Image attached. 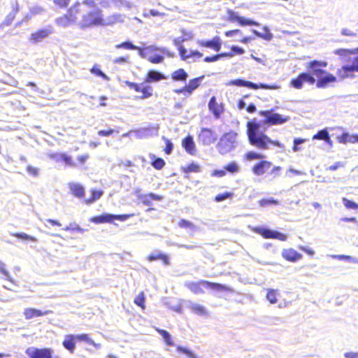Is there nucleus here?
<instances>
[{
  "instance_id": "f257e3e1",
  "label": "nucleus",
  "mask_w": 358,
  "mask_h": 358,
  "mask_svg": "<svg viewBox=\"0 0 358 358\" xmlns=\"http://www.w3.org/2000/svg\"><path fill=\"white\" fill-rule=\"evenodd\" d=\"M247 134L250 144L259 150H268L270 145L280 148H284V145L279 141L271 140L266 135L261 129L259 123L248 122L247 123Z\"/></svg>"
},
{
  "instance_id": "f03ea898",
  "label": "nucleus",
  "mask_w": 358,
  "mask_h": 358,
  "mask_svg": "<svg viewBox=\"0 0 358 358\" xmlns=\"http://www.w3.org/2000/svg\"><path fill=\"white\" fill-rule=\"evenodd\" d=\"M80 15L81 19L78 21V25L80 29H85L92 26H99L103 24L101 10L99 8L78 12L77 16Z\"/></svg>"
},
{
  "instance_id": "7ed1b4c3",
  "label": "nucleus",
  "mask_w": 358,
  "mask_h": 358,
  "mask_svg": "<svg viewBox=\"0 0 358 358\" xmlns=\"http://www.w3.org/2000/svg\"><path fill=\"white\" fill-rule=\"evenodd\" d=\"M237 133L230 131L224 134L220 138L216 148L220 155H226L237 147Z\"/></svg>"
},
{
  "instance_id": "20e7f679",
  "label": "nucleus",
  "mask_w": 358,
  "mask_h": 358,
  "mask_svg": "<svg viewBox=\"0 0 358 358\" xmlns=\"http://www.w3.org/2000/svg\"><path fill=\"white\" fill-rule=\"evenodd\" d=\"M201 285L217 292L231 291V289L229 287L224 285L216 282H211L206 280H201L200 282H198L187 281L185 283L186 287H187L193 293L197 294L203 293V290L201 287Z\"/></svg>"
},
{
  "instance_id": "39448f33",
  "label": "nucleus",
  "mask_w": 358,
  "mask_h": 358,
  "mask_svg": "<svg viewBox=\"0 0 358 358\" xmlns=\"http://www.w3.org/2000/svg\"><path fill=\"white\" fill-rule=\"evenodd\" d=\"M134 214H124V215H112V214H103L99 216L93 217L91 221L96 224L112 222L114 220H117L122 222L126 221L127 219L133 217Z\"/></svg>"
},
{
  "instance_id": "423d86ee",
  "label": "nucleus",
  "mask_w": 358,
  "mask_h": 358,
  "mask_svg": "<svg viewBox=\"0 0 358 358\" xmlns=\"http://www.w3.org/2000/svg\"><path fill=\"white\" fill-rule=\"evenodd\" d=\"M227 85H236V86H241V87H247L249 88H252L254 90H257L259 88H262L264 90H277L279 89L280 87L278 85H268L266 84L261 83L259 85L252 83L250 81H246L241 79L233 80L227 83Z\"/></svg>"
},
{
  "instance_id": "0eeeda50",
  "label": "nucleus",
  "mask_w": 358,
  "mask_h": 358,
  "mask_svg": "<svg viewBox=\"0 0 358 358\" xmlns=\"http://www.w3.org/2000/svg\"><path fill=\"white\" fill-rule=\"evenodd\" d=\"M159 125L158 124L148 127H142L138 129L134 130V136L137 139L148 138L153 136H157L159 134Z\"/></svg>"
},
{
  "instance_id": "6e6552de",
  "label": "nucleus",
  "mask_w": 358,
  "mask_h": 358,
  "mask_svg": "<svg viewBox=\"0 0 358 358\" xmlns=\"http://www.w3.org/2000/svg\"><path fill=\"white\" fill-rule=\"evenodd\" d=\"M315 82V78L310 73H301L296 78L291 80L289 85L296 90H300L303 87L304 83L313 85Z\"/></svg>"
},
{
  "instance_id": "1a4fd4ad",
  "label": "nucleus",
  "mask_w": 358,
  "mask_h": 358,
  "mask_svg": "<svg viewBox=\"0 0 358 358\" xmlns=\"http://www.w3.org/2000/svg\"><path fill=\"white\" fill-rule=\"evenodd\" d=\"M259 114L266 118L265 122L270 124H282L289 120L288 117H283L278 113H275L273 112V110H262L259 112Z\"/></svg>"
},
{
  "instance_id": "9d476101",
  "label": "nucleus",
  "mask_w": 358,
  "mask_h": 358,
  "mask_svg": "<svg viewBox=\"0 0 358 358\" xmlns=\"http://www.w3.org/2000/svg\"><path fill=\"white\" fill-rule=\"evenodd\" d=\"M254 231L262 235L265 238H274L282 241H285L287 239V235L279 231L264 227H256L254 229Z\"/></svg>"
},
{
  "instance_id": "9b49d317",
  "label": "nucleus",
  "mask_w": 358,
  "mask_h": 358,
  "mask_svg": "<svg viewBox=\"0 0 358 358\" xmlns=\"http://www.w3.org/2000/svg\"><path fill=\"white\" fill-rule=\"evenodd\" d=\"M29 358H52V350L50 348L29 347L25 351Z\"/></svg>"
},
{
  "instance_id": "f8f14e48",
  "label": "nucleus",
  "mask_w": 358,
  "mask_h": 358,
  "mask_svg": "<svg viewBox=\"0 0 358 358\" xmlns=\"http://www.w3.org/2000/svg\"><path fill=\"white\" fill-rule=\"evenodd\" d=\"M217 138L216 134L208 128H203L199 134V141L204 145H211L216 141Z\"/></svg>"
},
{
  "instance_id": "ddd939ff",
  "label": "nucleus",
  "mask_w": 358,
  "mask_h": 358,
  "mask_svg": "<svg viewBox=\"0 0 358 358\" xmlns=\"http://www.w3.org/2000/svg\"><path fill=\"white\" fill-rule=\"evenodd\" d=\"M327 64H328L327 62L313 60L308 63L307 68L311 70L310 74L313 76H315L318 79L326 72V71L322 69L321 68L327 67Z\"/></svg>"
},
{
  "instance_id": "4468645a",
  "label": "nucleus",
  "mask_w": 358,
  "mask_h": 358,
  "mask_svg": "<svg viewBox=\"0 0 358 358\" xmlns=\"http://www.w3.org/2000/svg\"><path fill=\"white\" fill-rule=\"evenodd\" d=\"M204 76L192 79L189 81L188 85H186L184 87L174 90L177 94H185L187 93L189 95L192 94L194 90L197 89L201 81L203 80Z\"/></svg>"
},
{
  "instance_id": "2eb2a0df",
  "label": "nucleus",
  "mask_w": 358,
  "mask_h": 358,
  "mask_svg": "<svg viewBox=\"0 0 358 358\" xmlns=\"http://www.w3.org/2000/svg\"><path fill=\"white\" fill-rule=\"evenodd\" d=\"M353 69H358V57L354 58L351 64L344 65L337 71L338 76L342 79L353 77Z\"/></svg>"
},
{
  "instance_id": "dca6fc26",
  "label": "nucleus",
  "mask_w": 358,
  "mask_h": 358,
  "mask_svg": "<svg viewBox=\"0 0 358 358\" xmlns=\"http://www.w3.org/2000/svg\"><path fill=\"white\" fill-rule=\"evenodd\" d=\"M94 8H98L96 6V3L94 0H85L82 3H77L73 7L70 8V13L71 15L78 13V12H85Z\"/></svg>"
},
{
  "instance_id": "f3484780",
  "label": "nucleus",
  "mask_w": 358,
  "mask_h": 358,
  "mask_svg": "<svg viewBox=\"0 0 358 358\" xmlns=\"http://www.w3.org/2000/svg\"><path fill=\"white\" fill-rule=\"evenodd\" d=\"M228 17L229 21L238 22L241 26H259V23L257 22L241 17L231 10H228Z\"/></svg>"
},
{
  "instance_id": "a211bd4d",
  "label": "nucleus",
  "mask_w": 358,
  "mask_h": 358,
  "mask_svg": "<svg viewBox=\"0 0 358 358\" xmlns=\"http://www.w3.org/2000/svg\"><path fill=\"white\" fill-rule=\"evenodd\" d=\"M52 33V31L50 28L39 29L31 34L29 41L30 43L36 44L48 38Z\"/></svg>"
},
{
  "instance_id": "6ab92c4d",
  "label": "nucleus",
  "mask_w": 358,
  "mask_h": 358,
  "mask_svg": "<svg viewBox=\"0 0 358 358\" xmlns=\"http://www.w3.org/2000/svg\"><path fill=\"white\" fill-rule=\"evenodd\" d=\"M78 19V17L77 16V13H74L73 15H71L69 9L67 15H64L57 18L55 22L57 25L62 27H66L72 23L76 22Z\"/></svg>"
},
{
  "instance_id": "aec40b11",
  "label": "nucleus",
  "mask_w": 358,
  "mask_h": 358,
  "mask_svg": "<svg viewBox=\"0 0 358 358\" xmlns=\"http://www.w3.org/2000/svg\"><path fill=\"white\" fill-rule=\"evenodd\" d=\"M140 189H136L135 191V194L138 197V199L141 200L142 203L145 206H151L152 204V200L155 201H161L162 200V196L155 194L154 193H150L148 194H141Z\"/></svg>"
},
{
  "instance_id": "412c9836",
  "label": "nucleus",
  "mask_w": 358,
  "mask_h": 358,
  "mask_svg": "<svg viewBox=\"0 0 358 358\" xmlns=\"http://www.w3.org/2000/svg\"><path fill=\"white\" fill-rule=\"evenodd\" d=\"M336 76L326 71L325 73L317 79L316 85L317 87L324 88L329 84L336 82Z\"/></svg>"
},
{
  "instance_id": "4be33fe9",
  "label": "nucleus",
  "mask_w": 358,
  "mask_h": 358,
  "mask_svg": "<svg viewBox=\"0 0 358 358\" xmlns=\"http://www.w3.org/2000/svg\"><path fill=\"white\" fill-rule=\"evenodd\" d=\"M198 43L203 47H206V48L213 49L214 50H215L217 52L220 51V50L221 49V46H222V43H221L220 38L218 36L214 37L210 41H199Z\"/></svg>"
},
{
  "instance_id": "5701e85b",
  "label": "nucleus",
  "mask_w": 358,
  "mask_h": 358,
  "mask_svg": "<svg viewBox=\"0 0 358 358\" xmlns=\"http://www.w3.org/2000/svg\"><path fill=\"white\" fill-rule=\"evenodd\" d=\"M282 256L286 260L295 262L302 258V255L297 252L292 248L284 249L282 251Z\"/></svg>"
},
{
  "instance_id": "b1692460",
  "label": "nucleus",
  "mask_w": 358,
  "mask_h": 358,
  "mask_svg": "<svg viewBox=\"0 0 358 358\" xmlns=\"http://www.w3.org/2000/svg\"><path fill=\"white\" fill-rule=\"evenodd\" d=\"M271 165L270 162L262 161L253 166L252 171L256 176H262L271 168Z\"/></svg>"
},
{
  "instance_id": "393cba45",
  "label": "nucleus",
  "mask_w": 358,
  "mask_h": 358,
  "mask_svg": "<svg viewBox=\"0 0 358 358\" xmlns=\"http://www.w3.org/2000/svg\"><path fill=\"white\" fill-rule=\"evenodd\" d=\"M182 144L187 152H188L191 155H195L196 146L192 136H187L185 138L182 140Z\"/></svg>"
},
{
  "instance_id": "a878e982",
  "label": "nucleus",
  "mask_w": 358,
  "mask_h": 358,
  "mask_svg": "<svg viewBox=\"0 0 358 358\" xmlns=\"http://www.w3.org/2000/svg\"><path fill=\"white\" fill-rule=\"evenodd\" d=\"M76 336L72 334L66 335L62 342V345L65 349L73 353L76 348Z\"/></svg>"
},
{
  "instance_id": "bb28decb",
  "label": "nucleus",
  "mask_w": 358,
  "mask_h": 358,
  "mask_svg": "<svg viewBox=\"0 0 358 358\" xmlns=\"http://www.w3.org/2000/svg\"><path fill=\"white\" fill-rule=\"evenodd\" d=\"M50 313V310L41 311L35 308H26L24 311V315L27 320H29L36 317L46 315Z\"/></svg>"
},
{
  "instance_id": "cd10ccee",
  "label": "nucleus",
  "mask_w": 358,
  "mask_h": 358,
  "mask_svg": "<svg viewBox=\"0 0 358 358\" xmlns=\"http://www.w3.org/2000/svg\"><path fill=\"white\" fill-rule=\"evenodd\" d=\"M208 108L217 118L220 117L223 111L222 106L217 103L216 98L215 96L211 97L208 103Z\"/></svg>"
},
{
  "instance_id": "c85d7f7f",
  "label": "nucleus",
  "mask_w": 358,
  "mask_h": 358,
  "mask_svg": "<svg viewBox=\"0 0 358 358\" xmlns=\"http://www.w3.org/2000/svg\"><path fill=\"white\" fill-rule=\"evenodd\" d=\"M164 79H166V77L164 74H162V73H160L159 71L151 70V71H149L147 74V78L145 79V82L153 83V82H157V81H159V80H164Z\"/></svg>"
},
{
  "instance_id": "c756f323",
  "label": "nucleus",
  "mask_w": 358,
  "mask_h": 358,
  "mask_svg": "<svg viewBox=\"0 0 358 358\" xmlns=\"http://www.w3.org/2000/svg\"><path fill=\"white\" fill-rule=\"evenodd\" d=\"M188 77L187 73L183 69H180L173 71L171 74V78L175 81H183L185 82Z\"/></svg>"
},
{
  "instance_id": "7c9ffc66",
  "label": "nucleus",
  "mask_w": 358,
  "mask_h": 358,
  "mask_svg": "<svg viewBox=\"0 0 358 358\" xmlns=\"http://www.w3.org/2000/svg\"><path fill=\"white\" fill-rule=\"evenodd\" d=\"M124 21V17L120 14H114L108 17L106 20L103 19L102 26H108L115 24L117 22H122Z\"/></svg>"
},
{
  "instance_id": "2f4dec72",
  "label": "nucleus",
  "mask_w": 358,
  "mask_h": 358,
  "mask_svg": "<svg viewBox=\"0 0 358 358\" xmlns=\"http://www.w3.org/2000/svg\"><path fill=\"white\" fill-rule=\"evenodd\" d=\"M188 307L196 314L199 315H206L207 311L204 306L193 302H189Z\"/></svg>"
},
{
  "instance_id": "473e14b6",
  "label": "nucleus",
  "mask_w": 358,
  "mask_h": 358,
  "mask_svg": "<svg viewBox=\"0 0 358 358\" xmlns=\"http://www.w3.org/2000/svg\"><path fill=\"white\" fill-rule=\"evenodd\" d=\"M70 189L72 194L76 197H82L84 195L85 189L82 185L78 183L70 184Z\"/></svg>"
},
{
  "instance_id": "72a5a7b5",
  "label": "nucleus",
  "mask_w": 358,
  "mask_h": 358,
  "mask_svg": "<svg viewBox=\"0 0 358 358\" xmlns=\"http://www.w3.org/2000/svg\"><path fill=\"white\" fill-rule=\"evenodd\" d=\"M156 330L162 336L164 342L167 345H175L174 343L172 341L171 335L167 331L160 329H156Z\"/></svg>"
},
{
  "instance_id": "f704fd0d",
  "label": "nucleus",
  "mask_w": 358,
  "mask_h": 358,
  "mask_svg": "<svg viewBox=\"0 0 358 358\" xmlns=\"http://www.w3.org/2000/svg\"><path fill=\"white\" fill-rule=\"evenodd\" d=\"M278 295V290L273 289H267L266 299L271 304H275L277 303Z\"/></svg>"
},
{
  "instance_id": "c9c22d12",
  "label": "nucleus",
  "mask_w": 358,
  "mask_h": 358,
  "mask_svg": "<svg viewBox=\"0 0 358 358\" xmlns=\"http://www.w3.org/2000/svg\"><path fill=\"white\" fill-rule=\"evenodd\" d=\"M333 259L339 260H347L352 263L358 264V259L349 255H332L331 256Z\"/></svg>"
},
{
  "instance_id": "e433bc0d",
  "label": "nucleus",
  "mask_w": 358,
  "mask_h": 358,
  "mask_svg": "<svg viewBox=\"0 0 358 358\" xmlns=\"http://www.w3.org/2000/svg\"><path fill=\"white\" fill-rule=\"evenodd\" d=\"M115 48H117V49L124 48V49H128V50H136V49H138V47L136 46V45H134L130 41H125V42H123L122 43L117 44L115 45Z\"/></svg>"
},
{
  "instance_id": "4c0bfd02",
  "label": "nucleus",
  "mask_w": 358,
  "mask_h": 358,
  "mask_svg": "<svg viewBox=\"0 0 358 358\" xmlns=\"http://www.w3.org/2000/svg\"><path fill=\"white\" fill-rule=\"evenodd\" d=\"M17 8L15 9V10H13V12L10 13L5 18L4 21L1 24V26H8L10 25L13 20L15 17L16 13H17Z\"/></svg>"
},
{
  "instance_id": "58836bf2",
  "label": "nucleus",
  "mask_w": 358,
  "mask_h": 358,
  "mask_svg": "<svg viewBox=\"0 0 358 358\" xmlns=\"http://www.w3.org/2000/svg\"><path fill=\"white\" fill-rule=\"evenodd\" d=\"M65 231H76L80 234H83L85 230L81 228L78 224L76 222H71L69 226H66L64 228Z\"/></svg>"
},
{
  "instance_id": "ea45409f",
  "label": "nucleus",
  "mask_w": 358,
  "mask_h": 358,
  "mask_svg": "<svg viewBox=\"0 0 358 358\" xmlns=\"http://www.w3.org/2000/svg\"><path fill=\"white\" fill-rule=\"evenodd\" d=\"M225 171L231 173H235L239 171L240 169L236 162H232L224 166Z\"/></svg>"
},
{
  "instance_id": "a19ab883",
  "label": "nucleus",
  "mask_w": 358,
  "mask_h": 358,
  "mask_svg": "<svg viewBox=\"0 0 358 358\" xmlns=\"http://www.w3.org/2000/svg\"><path fill=\"white\" fill-rule=\"evenodd\" d=\"M343 203L345 206V207L347 208L348 209H358V203L352 201H350L346 198H343Z\"/></svg>"
},
{
  "instance_id": "79ce46f5",
  "label": "nucleus",
  "mask_w": 358,
  "mask_h": 358,
  "mask_svg": "<svg viewBox=\"0 0 358 358\" xmlns=\"http://www.w3.org/2000/svg\"><path fill=\"white\" fill-rule=\"evenodd\" d=\"M90 71H91V73H92L99 77H101L103 79H104L106 80H109L108 76L106 74H105L101 69H99L96 66H93L92 69L90 70Z\"/></svg>"
},
{
  "instance_id": "37998d69",
  "label": "nucleus",
  "mask_w": 358,
  "mask_h": 358,
  "mask_svg": "<svg viewBox=\"0 0 358 358\" xmlns=\"http://www.w3.org/2000/svg\"><path fill=\"white\" fill-rule=\"evenodd\" d=\"M329 132L327 129H322L319 131L315 135L313 136V139L325 140L329 136Z\"/></svg>"
},
{
  "instance_id": "c03bdc74",
  "label": "nucleus",
  "mask_w": 358,
  "mask_h": 358,
  "mask_svg": "<svg viewBox=\"0 0 358 358\" xmlns=\"http://www.w3.org/2000/svg\"><path fill=\"white\" fill-rule=\"evenodd\" d=\"M134 303L141 307L143 309L145 308V297L143 292H141L134 299Z\"/></svg>"
},
{
  "instance_id": "a18cd8bd",
  "label": "nucleus",
  "mask_w": 358,
  "mask_h": 358,
  "mask_svg": "<svg viewBox=\"0 0 358 358\" xmlns=\"http://www.w3.org/2000/svg\"><path fill=\"white\" fill-rule=\"evenodd\" d=\"M264 155H263L262 154H259V153L253 152V151L248 152L246 154V159L248 160H253V159H264Z\"/></svg>"
},
{
  "instance_id": "49530a36",
  "label": "nucleus",
  "mask_w": 358,
  "mask_h": 358,
  "mask_svg": "<svg viewBox=\"0 0 358 358\" xmlns=\"http://www.w3.org/2000/svg\"><path fill=\"white\" fill-rule=\"evenodd\" d=\"M178 225L180 227H182V228H189L192 230L196 229V226L193 223H192L187 220H181L180 221Z\"/></svg>"
},
{
  "instance_id": "de8ad7c7",
  "label": "nucleus",
  "mask_w": 358,
  "mask_h": 358,
  "mask_svg": "<svg viewBox=\"0 0 358 358\" xmlns=\"http://www.w3.org/2000/svg\"><path fill=\"white\" fill-rule=\"evenodd\" d=\"M13 236H15L18 238H21L23 240H29L32 241H36V238L35 237L31 236L25 233H16L13 234Z\"/></svg>"
},
{
  "instance_id": "09e8293b",
  "label": "nucleus",
  "mask_w": 358,
  "mask_h": 358,
  "mask_svg": "<svg viewBox=\"0 0 358 358\" xmlns=\"http://www.w3.org/2000/svg\"><path fill=\"white\" fill-rule=\"evenodd\" d=\"M92 193V196L90 199L87 201V203H92L94 201L98 200L99 199H100V197L103 194L102 191H98V190H93Z\"/></svg>"
},
{
  "instance_id": "8fccbe9b",
  "label": "nucleus",
  "mask_w": 358,
  "mask_h": 358,
  "mask_svg": "<svg viewBox=\"0 0 358 358\" xmlns=\"http://www.w3.org/2000/svg\"><path fill=\"white\" fill-rule=\"evenodd\" d=\"M148 60L152 64H159L164 61V57L161 55H150Z\"/></svg>"
},
{
  "instance_id": "3c124183",
  "label": "nucleus",
  "mask_w": 358,
  "mask_h": 358,
  "mask_svg": "<svg viewBox=\"0 0 358 358\" xmlns=\"http://www.w3.org/2000/svg\"><path fill=\"white\" fill-rule=\"evenodd\" d=\"M278 203H279L278 201L273 199H262V200L259 201V205L262 207H266V206L271 205V204L277 205V204H278Z\"/></svg>"
},
{
  "instance_id": "603ef678",
  "label": "nucleus",
  "mask_w": 358,
  "mask_h": 358,
  "mask_svg": "<svg viewBox=\"0 0 358 358\" xmlns=\"http://www.w3.org/2000/svg\"><path fill=\"white\" fill-rule=\"evenodd\" d=\"M152 165L156 169H158V170H160L162 169L164 166L165 165V162L164 161V159H162V158H157L155 159L152 163Z\"/></svg>"
},
{
  "instance_id": "864d4df0",
  "label": "nucleus",
  "mask_w": 358,
  "mask_h": 358,
  "mask_svg": "<svg viewBox=\"0 0 358 358\" xmlns=\"http://www.w3.org/2000/svg\"><path fill=\"white\" fill-rule=\"evenodd\" d=\"M334 54L339 55L341 57H348L350 55H352L351 53V50L349 49H337L334 50Z\"/></svg>"
},
{
  "instance_id": "5fc2aeb1",
  "label": "nucleus",
  "mask_w": 358,
  "mask_h": 358,
  "mask_svg": "<svg viewBox=\"0 0 358 358\" xmlns=\"http://www.w3.org/2000/svg\"><path fill=\"white\" fill-rule=\"evenodd\" d=\"M201 169H200V167L198 164H189L186 169H185V172L187 173H191V172H195V173H197V172H200Z\"/></svg>"
},
{
  "instance_id": "6e6d98bb",
  "label": "nucleus",
  "mask_w": 358,
  "mask_h": 358,
  "mask_svg": "<svg viewBox=\"0 0 358 358\" xmlns=\"http://www.w3.org/2000/svg\"><path fill=\"white\" fill-rule=\"evenodd\" d=\"M341 34L342 36H350V37L357 36V34L355 31H353L352 29H348V28H343L341 30Z\"/></svg>"
},
{
  "instance_id": "4d7b16f0",
  "label": "nucleus",
  "mask_w": 358,
  "mask_h": 358,
  "mask_svg": "<svg viewBox=\"0 0 358 358\" xmlns=\"http://www.w3.org/2000/svg\"><path fill=\"white\" fill-rule=\"evenodd\" d=\"M178 50L182 59L186 60L190 58V55L187 53V50L182 45H180Z\"/></svg>"
},
{
  "instance_id": "13d9d810",
  "label": "nucleus",
  "mask_w": 358,
  "mask_h": 358,
  "mask_svg": "<svg viewBox=\"0 0 358 358\" xmlns=\"http://www.w3.org/2000/svg\"><path fill=\"white\" fill-rule=\"evenodd\" d=\"M75 336L76 340L85 341L89 344L92 343V340L89 337L87 334H80Z\"/></svg>"
},
{
  "instance_id": "bf43d9fd",
  "label": "nucleus",
  "mask_w": 358,
  "mask_h": 358,
  "mask_svg": "<svg viewBox=\"0 0 358 358\" xmlns=\"http://www.w3.org/2000/svg\"><path fill=\"white\" fill-rule=\"evenodd\" d=\"M252 31L257 36V37H259V38H264L266 40H271V38H272V34L271 33H267L266 34H263L262 33H260L259 31L255 30V29H252Z\"/></svg>"
},
{
  "instance_id": "052dcab7",
  "label": "nucleus",
  "mask_w": 358,
  "mask_h": 358,
  "mask_svg": "<svg viewBox=\"0 0 358 358\" xmlns=\"http://www.w3.org/2000/svg\"><path fill=\"white\" fill-rule=\"evenodd\" d=\"M27 171L28 172L29 174L34 176V177H36L38 176V173H39V169L38 168H36V167H34L32 166H27Z\"/></svg>"
},
{
  "instance_id": "680f3d73",
  "label": "nucleus",
  "mask_w": 358,
  "mask_h": 358,
  "mask_svg": "<svg viewBox=\"0 0 358 358\" xmlns=\"http://www.w3.org/2000/svg\"><path fill=\"white\" fill-rule=\"evenodd\" d=\"M48 156L55 162H60L62 161L64 153H50Z\"/></svg>"
},
{
  "instance_id": "e2e57ef3",
  "label": "nucleus",
  "mask_w": 358,
  "mask_h": 358,
  "mask_svg": "<svg viewBox=\"0 0 358 358\" xmlns=\"http://www.w3.org/2000/svg\"><path fill=\"white\" fill-rule=\"evenodd\" d=\"M0 272L3 275H4L6 280L11 281L10 275L9 273L6 270L5 264L1 261H0Z\"/></svg>"
},
{
  "instance_id": "0e129e2a",
  "label": "nucleus",
  "mask_w": 358,
  "mask_h": 358,
  "mask_svg": "<svg viewBox=\"0 0 358 358\" xmlns=\"http://www.w3.org/2000/svg\"><path fill=\"white\" fill-rule=\"evenodd\" d=\"M151 87H141V92L143 93V98H148L152 96Z\"/></svg>"
},
{
  "instance_id": "69168bd1",
  "label": "nucleus",
  "mask_w": 358,
  "mask_h": 358,
  "mask_svg": "<svg viewBox=\"0 0 358 358\" xmlns=\"http://www.w3.org/2000/svg\"><path fill=\"white\" fill-rule=\"evenodd\" d=\"M62 161L66 165H69V166H73V167L76 166V164L72 161L71 157L70 156L64 154V153Z\"/></svg>"
},
{
  "instance_id": "338daca9",
  "label": "nucleus",
  "mask_w": 358,
  "mask_h": 358,
  "mask_svg": "<svg viewBox=\"0 0 358 358\" xmlns=\"http://www.w3.org/2000/svg\"><path fill=\"white\" fill-rule=\"evenodd\" d=\"M231 194L228 193V192L224 193V194H218L215 196V201L217 202L222 201L229 198L231 196Z\"/></svg>"
},
{
  "instance_id": "774afa93",
  "label": "nucleus",
  "mask_w": 358,
  "mask_h": 358,
  "mask_svg": "<svg viewBox=\"0 0 358 358\" xmlns=\"http://www.w3.org/2000/svg\"><path fill=\"white\" fill-rule=\"evenodd\" d=\"M161 258H163V254L157 253V254H151L148 256V259L150 262L161 259Z\"/></svg>"
}]
</instances>
